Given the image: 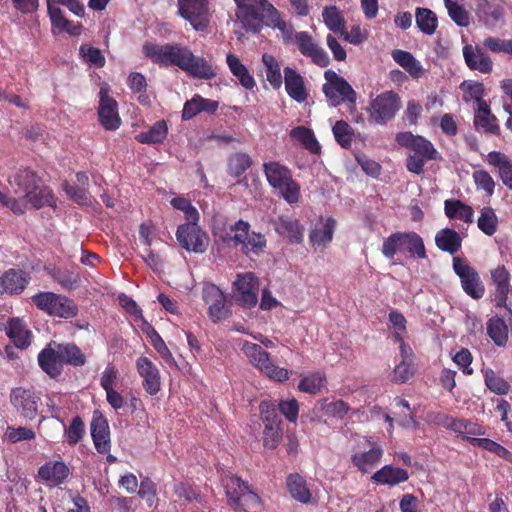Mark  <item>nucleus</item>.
I'll use <instances>...</instances> for the list:
<instances>
[{
  "label": "nucleus",
  "instance_id": "f257e3e1",
  "mask_svg": "<svg viewBox=\"0 0 512 512\" xmlns=\"http://www.w3.org/2000/svg\"><path fill=\"white\" fill-rule=\"evenodd\" d=\"M143 53L154 64L161 67L176 66L192 78L211 80L217 73L214 66L202 56L180 43L158 45L145 43Z\"/></svg>",
  "mask_w": 512,
  "mask_h": 512
},
{
  "label": "nucleus",
  "instance_id": "f03ea898",
  "mask_svg": "<svg viewBox=\"0 0 512 512\" xmlns=\"http://www.w3.org/2000/svg\"><path fill=\"white\" fill-rule=\"evenodd\" d=\"M8 182L14 193L22 196L20 200L26 206L29 204L35 210L57 208V198L52 188L32 168L20 167Z\"/></svg>",
  "mask_w": 512,
  "mask_h": 512
},
{
  "label": "nucleus",
  "instance_id": "7ed1b4c3",
  "mask_svg": "<svg viewBox=\"0 0 512 512\" xmlns=\"http://www.w3.org/2000/svg\"><path fill=\"white\" fill-rule=\"evenodd\" d=\"M381 252L384 257L392 260L397 253H408L419 259L427 258L422 237L414 232L397 231L384 238Z\"/></svg>",
  "mask_w": 512,
  "mask_h": 512
},
{
  "label": "nucleus",
  "instance_id": "20e7f679",
  "mask_svg": "<svg viewBox=\"0 0 512 512\" xmlns=\"http://www.w3.org/2000/svg\"><path fill=\"white\" fill-rule=\"evenodd\" d=\"M228 504L236 512L248 511L261 504L260 496L251 486L237 475H227L222 479Z\"/></svg>",
  "mask_w": 512,
  "mask_h": 512
},
{
  "label": "nucleus",
  "instance_id": "39448f33",
  "mask_svg": "<svg viewBox=\"0 0 512 512\" xmlns=\"http://www.w3.org/2000/svg\"><path fill=\"white\" fill-rule=\"evenodd\" d=\"M401 108V98L395 91L389 90L371 99L366 108L368 121L374 125H386Z\"/></svg>",
  "mask_w": 512,
  "mask_h": 512
},
{
  "label": "nucleus",
  "instance_id": "423d86ee",
  "mask_svg": "<svg viewBox=\"0 0 512 512\" xmlns=\"http://www.w3.org/2000/svg\"><path fill=\"white\" fill-rule=\"evenodd\" d=\"M31 301L39 310L50 316L68 319L75 317L78 313L76 303L61 294L39 292L31 297Z\"/></svg>",
  "mask_w": 512,
  "mask_h": 512
},
{
  "label": "nucleus",
  "instance_id": "0eeeda50",
  "mask_svg": "<svg viewBox=\"0 0 512 512\" xmlns=\"http://www.w3.org/2000/svg\"><path fill=\"white\" fill-rule=\"evenodd\" d=\"M324 78L326 83L322 91L331 107H337L343 102L356 104L357 94L344 77L329 69L324 72Z\"/></svg>",
  "mask_w": 512,
  "mask_h": 512
},
{
  "label": "nucleus",
  "instance_id": "6e6552de",
  "mask_svg": "<svg viewBox=\"0 0 512 512\" xmlns=\"http://www.w3.org/2000/svg\"><path fill=\"white\" fill-rule=\"evenodd\" d=\"M242 350L249 358L250 362L268 378L278 382H283L289 378V371L275 365L270 359L269 353L260 345L245 342Z\"/></svg>",
  "mask_w": 512,
  "mask_h": 512
},
{
  "label": "nucleus",
  "instance_id": "1a4fd4ad",
  "mask_svg": "<svg viewBox=\"0 0 512 512\" xmlns=\"http://www.w3.org/2000/svg\"><path fill=\"white\" fill-rule=\"evenodd\" d=\"M178 15L196 31H205L210 23L208 0H177Z\"/></svg>",
  "mask_w": 512,
  "mask_h": 512
},
{
  "label": "nucleus",
  "instance_id": "9d476101",
  "mask_svg": "<svg viewBox=\"0 0 512 512\" xmlns=\"http://www.w3.org/2000/svg\"><path fill=\"white\" fill-rule=\"evenodd\" d=\"M176 238L183 249L198 254L206 252L210 242L208 234L196 223L179 225Z\"/></svg>",
  "mask_w": 512,
  "mask_h": 512
},
{
  "label": "nucleus",
  "instance_id": "9b49d317",
  "mask_svg": "<svg viewBox=\"0 0 512 512\" xmlns=\"http://www.w3.org/2000/svg\"><path fill=\"white\" fill-rule=\"evenodd\" d=\"M453 270L460 278L462 289L468 296L475 300L484 296L485 287L478 272L465 259L453 258Z\"/></svg>",
  "mask_w": 512,
  "mask_h": 512
},
{
  "label": "nucleus",
  "instance_id": "f8f14e48",
  "mask_svg": "<svg viewBox=\"0 0 512 512\" xmlns=\"http://www.w3.org/2000/svg\"><path fill=\"white\" fill-rule=\"evenodd\" d=\"M230 230L231 232H235L234 236L225 237L223 240H233L236 245L241 244L245 254L249 252L259 254L266 246L264 235L255 232L249 234L250 224L247 221H237L230 227Z\"/></svg>",
  "mask_w": 512,
  "mask_h": 512
},
{
  "label": "nucleus",
  "instance_id": "ddd939ff",
  "mask_svg": "<svg viewBox=\"0 0 512 512\" xmlns=\"http://www.w3.org/2000/svg\"><path fill=\"white\" fill-rule=\"evenodd\" d=\"M10 402L21 417L34 420L38 414L41 398L33 390L16 387L10 393Z\"/></svg>",
  "mask_w": 512,
  "mask_h": 512
},
{
  "label": "nucleus",
  "instance_id": "4468645a",
  "mask_svg": "<svg viewBox=\"0 0 512 512\" xmlns=\"http://www.w3.org/2000/svg\"><path fill=\"white\" fill-rule=\"evenodd\" d=\"M293 40L300 53L310 58L315 65L324 68L330 64V58L326 51L314 41L307 31L296 32Z\"/></svg>",
  "mask_w": 512,
  "mask_h": 512
},
{
  "label": "nucleus",
  "instance_id": "2eb2a0df",
  "mask_svg": "<svg viewBox=\"0 0 512 512\" xmlns=\"http://www.w3.org/2000/svg\"><path fill=\"white\" fill-rule=\"evenodd\" d=\"M99 97L98 118L100 124L106 130H117L121 125L117 101L108 94V89L103 87L100 89Z\"/></svg>",
  "mask_w": 512,
  "mask_h": 512
},
{
  "label": "nucleus",
  "instance_id": "dca6fc26",
  "mask_svg": "<svg viewBox=\"0 0 512 512\" xmlns=\"http://www.w3.org/2000/svg\"><path fill=\"white\" fill-rule=\"evenodd\" d=\"M395 140L398 145L414 151V155L428 160L437 158V150L433 144L421 135H414L410 131H402L396 134Z\"/></svg>",
  "mask_w": 512,
  "mask_h": 512
},
{
  "label": "nucleus",
  "instance_id": "f3484780",
  "mask_svg": "<svg viewBox=\"0 0 512 512\" xmlns=\"http://www.w3.org/2000/svg\"><path fill=\"white\" fill-rule=\"evenodd\" d=\"M238 303L245 308H252L258 302L259 281L253 273L238 275L234 283Z\"/></svg>",
  "mask_w": 512,
  "mask_h": 512
},
{
  "label": "nucleus",
  "instance_id": "a211bd4d",
  "mask_svg": "<svg viewBox=\"0 0 512 512\" xmlns=\"http://www.w3.org/2000/svg\"><path fill=\"white\" fill-rule=\"evenodd\" d=\"M37 361L42 371H44L50 378H58L64 369L60 357L58 342L51 340L47 343V345L39 352Z\"/></svg>",
  "mask_w": 512,
  "mask_h": 512
},
{
  "label": "nucleus",
  "instance_id": "6ab92c4d",
  "mask_svg": "<svg viewBox=\"0 0 512 512\" xmlns=\"http://www.w3.org/2000/svg\"><path fill=\"white\" fill-rule=\"evenodd\" d=\"M136 369L143 378V388L149 395H156L161 389V377L157 366L145 356L136 360Z\"/></svg>",
  "mask_w": 512,
  "mask_h": 512
},
{
  "label": "nucleus",
  "instance_id": "aec40b11",
  "mask_svg": "<svg viewBox=\"0 0 512 512\" xmlns=\"http://www.w3.org/2000/svg\"><path fill=\"white\" fill-rule=\"evenodd\" d=\"M466 66L472 71L489 74L493 70V61L490 56L479 46L466 44L462 49Z\"/></svg>",
  "mask_w": 512,
  "mask_h": 512
},
{
  "label": "nucleus",
  "instance_id": "412c9836",
  "mask_svg": "<svg viewBox=\"0 0 512 512\" xmlns=\"http://www.w3.org/2000/svg\"><path fill=\"white\" fill-rule=\"evenodd\" d=\"M90 430L97 452L100 454L108 453L111 449L110 430L108 421L101 412L95 411L93 413Z\"/></svg>",
  "mask_w": 512,
  "mask_h": 512
},
{
  "label": "nucleus",
  "instance_id": "4be33fe9",
  "mask_svg": "<svg viewBox=\"0 0 512 512\" xmlns=\"http://www.w3.org/2000/svg\"><path fill=\"white\" fill-rule=\"evenodd\" d=\"M30 277L21 269L10 268L0 275V296L3 294H21L29 283Z\"/></svg>",
  "mask_w": 512,
  "mask_h": 512
},
{
  "label": "nucleus",
  "instance_id": "5701e85b",
  "mask_svg": "<svg viewBox=\"0 0 512 512\" xmlns=\"http://www.w3.org/2000/svg\"><path fill=\"white\" fill-rule=\"evenodd\" d=\"M491 280L495 286V306L506 307L508 294L511 290V275L504 265H499L490 271Z\"/></svg>",
  "mask_w": 512,
  "mask_h": 512
},
{
  "label": "nucleus",
  "instance_id": "b1692460",
  "mask_svg": "<svg viewBox=\"0 0 512 512\" xmlns=\"http://www.w3.org/2000/svg\"><path fill=\"white\" fill-rule=\"evenodd\" d=\"M473 125L477 132L499 136L501 133L497 117L492 114L487 102H482L474 113Z\"/></svg>",
  "mask_w": 512,
  "mask_h": 512
},
{
  "label": "nucleus",
  "instance_id": "393cba45",
  "mask_svg": "<svg viewBox=\"0 0 512 512\" xmlns=\"http://www.w3.org/2000/svg\"><path fill=\"white\" fill-rule=\"evenodd\" d=\"M284 84L286 93L294 101L298 103L307 101L309 94L304 77L289 66L284 68Z\"/></svg>",
  "mask_w": 512,
  "mask_h": 512
},
{
  "label": "nucleus",
  "instance_id": "a878e982",
  "mask_svg": "<svg viewBox=\"0 0 512 512\" xmlns=\"http://www.w3.org/2000/svg\"><path fill=\"white\" fill-rule=\"evenodd\" d=\"M70 474L69 467L63 461H48L38 469V476L52 486L63 484Z\"/></svg>",
  "mask_w": 512,
  "mask_h": 512
},
{
  "label": "nucleus",
  "instance_id": "bb28decb",
  "mask_svg": "<svg viewBox=\"0 0 512 512\" xmlns=\"http://www.w3.org/2000/svg\"><path fill=\"white\" fill-rule=\"evenodd\" d=\"M275 231L288 238L291 243L299 244L303 241L304 227L300 222L289 216H280L274 222Z\"/></svg>",
  "mask_w": 512,
  "mask_h": 512
},
{
  "label": "nucleus",
  "instance_id": "cd10ccee",
  "mask_svg": "<svg viewBox=\"0 0 512 512\" xmlns=\"http://www.w3.org/2000/svg\"><path fill=\"white\" fill-rule=\"evenodd\" d=\"M6 334L19 349H26L31 344L32 333L20 318H11L7 322Z\"/></svg>",
  "mask_w": 512,
  "mask_h": 512
},
{
  "label": "nucleus",
  "instance_id": "c85d7f7f",
  "mask_svg": "<svg viewBox=\"0 0 512 512\" xmlns=\"http://www.w3.org/2000/svg\"><path fill=\"white\" fill-rule=\"evenodd\" d=\"M408 479L409 473L407 470L393 465H385L371 476L374 483L388 486H395L406 482Z\"/></svg>",
  "mask_w": 512,
  "mask_h": 512
},
{
  "label": "nucleus",
  "instance_id": "c756f323",
  "mask_svg": "<svg viewBox=\"0 0 512 512\" xmlns=\"http://www.w3.org/2000/svg\"><path fill=\"white\" fill-rule=\"evenodd\" d=\"M487 163L498 168V175L502 183L512 190V161L509 157L503 152L491 151L487 155Z\"/></svg>",
  "mask_w": 512,
  "mask_h": 512
},
{
  "label": "nucleus",
  "instance_id": "7c9ffc66",
  "mask_svg": "<svg viewBox=\"0 0 512 512\" xmlns=\"http://www.w3.org/2000/svg\"><path fill=\"white\" fill-rule=\"evenodd\" d=\"M259 0L257 6L249 4L237 9L236 15L246 31L258 33L263 27V16L259 13Z\"/></svg>",
  "mask_w": 512,
  "mask_h": 512
},
{
  "label": "nucleus",
  "instance_id": "2f4dec72",
  "mask_svg": "<svg viewBox=\"0 0 512 512\" xmlns=\"http://www.w3.org/2000/svg\"><path fill=\"white\" fill-rule=\"evenodd\" d=\"M382 456L383 449L380 446H372L368 451L353 454L351 461L361 473L365 474L381 461Z\"/></svg>",
  "mask_w": 512,
  "mask_h": 512
},
{
  "label": "nucleus",
  "instance_id": "473e14b6",
  "mask_svg": "<svg viewBox=\"0 0 512 512\" xmlns=\"http://www.w3.org/2000/svg\"><path fill=\"white\" fill-rule=\"evenodd\" d=\"M226 63L230 72L238 79L243 88L252 90L255 87L256 82L254 77L250 74L237 55L232 53L227 54Z\"/></svg>",
  "mask_w": 512,
  "mask_h": 512
},
{
  "label": "nucleus",
  "instance_id": "72a5a7b5",
  "mask_svg": "<svg viewBox=\"0 0 512 512\" xmlns=\"http://www.w3.org/2000/svg\"><path fill=\"white\" fill-rule=\"evenodd\" d=\"M435 244L441 251L453 255L460 250L462 238L455 230L451 228H444L436 233Z\"/></svg>",
  "mask_w": 512,
  "mask_h": 512
},
{
  "label": "nucleus",
  "instance_id": "f704fd0d",
  "mask_svg": "<svg viewBox=\"0 0 512 512\" xmlns=\"http://www.w3.org/2000/svg\"><path fill=\"white\" fill-rule=\"evenodd\" d=\"M391 56L412 78L417 79L422 76L424 69L412 53L401 49H394Z\"/></svg>",
  "mask_w": 512,
  "mask_h": 512
},
{
  "label": "nucleus",
  "instance_id": "c9c22d12",
  "mask_svg": "<svg viewBox=\"0 0 512 512\" xmlns=\"http://www.w3.org/2000/svg\"><path fill=\"white\" fill-rule=\"evenodd\" d=\"M58 348L63 366L82 367L86 364L87 359L85 354L75 343H58Z\"/></svg>",
  "mask_w": 512,
  "mask_h": 512
},
{
  "label": "nucleus",
  "instance_id": "e433bc0d",
  "mask_svg": "<svg viewBox=\"0 0 512 512\" xmlns=\"http://www.w3.org/2000/svg\"><path fill=\"white\" fill-rule=\"evenodd\" d=\"M488 336L498 347H505L508 343V326L503 318L499 316L491 317L486 324Z\"/></svg>",
  "mask_w": 512,
  "mask_h": 512
},
{
  "label": "nucleus",
  "instance_id": "4c0bfd02",
  "mask_svg": "<svg viewBox=\"0 0 512 512\" xmlns=\"http://www.w3.org/2000/svg\"><path fill=\"white\" fill-rule=\"evenodd\" d=\"M287 488L295 500L307 504L311 500V493L307 487L306 480L298 473L289 474L286 480Z\"/></svg>",
  "mask_w": 512,
  "mask_h": 512
},
{
  "label": "nucleus",
  "instance_id": "58836bf2",
  "mask_svg": "<svg viewBox=\"0 0 512 512\" xmlns=\"http://www.w3.org/2000/svg\"><path fill=\"white\" fill-rule=\"evenodd\" d=\"M263 172L272 188L278 185V183L285 182L293 177L291 170L287 166L276 161L265 162L263 164Z\"/></svg>",
  "mask_w": 512,
  "mask_h": 512
},
{
  "label": "nucleus",
  "instance_id": "ea45409f",
  "mask_svg": "<svg viewBox=\"0 0 512 512\" xmlns=\"http://www.w3.org/2000/svg\"><path fill=\"white\" fill-rule=\"evenodd\" d=\"M290 137L299 141L311 154L321 153V146L310 128L297 126L290 131Z\"/></svg>",
  "mask_w": 512,
  "mask_h": 512
},
{
  "label": "nucleus",
  "instance_id": "a19ab883",
  "mask_svg": "<svg viewBox=\"0 0 512 512\" xmlns=\"http://www.w3.org/2000/svg\"><path fill=\"white\" fill-rule=\"evenodd\" d=\"M452 431L462 436L469 443L471 438H477L476 436H483L486 431L483 426L477 422H473L469 419L455 418L454 424L452 425Z\"/></svg>",
  "mask_w": 512,
  "mask_h": 512
},
{
  "label": "nucleus",
  "instance_id": "79ce46f5",
  "mask_svg": "<svg viewBox=\"0 0 512 512\" xmlns=\"http://www.w3.org/2000/svg\"><path fill=\"white\" fill-rule=\"evenodd\" d=\"M168 134V127L164 120L155 122L148 131L136 135L135 139L142 144L162 143Z\"/></svg>",
  "mask_w": 512,
  "mask_h": 512
},
{
  "label": "nucleus",
  "instance_id": "37998d69",
  "mask_svg": "<svg viewBox=\"0 0 512 512\" xmlns=\"http://www.w3.org/2000/svg\"><path fill=\"white\" fill-rule=\"evenodd\" d=\"M459 89L463 92L462 99L466 103L475 101L477 103V107H480L482 102H486L483 99L485 95V87L481 82L464 80L459 85Z\"/></svg>",
  "mask_w": 512,
  "mask_h": 512
},
{
  "label": "nucleus",
  "instance_id": "c03bdc74",
  "mask_svg": "<svg viewBox=\"0 0 512 512\" xmlns=\"http://www.w3.org/2000/svg\"><path fill=\"white\" fill-rule=\"evenodd\" d=\"M336 221L328 218L321 227H316L309 234V240L313 246H325L333 238Z\"/></svg>",
  "mask_w": 512,
  "mask_h": 512
},
{
  "label": "nucleus",
  "instance_id": "a18cd8bd",
  "mask_svg": "<svg viewBox=\"0 0 512 512\" xmlns=\"http://www.w3.org/2000/svg\"><path fill=\"white\" fill-rule=\"evenodd\" d=\"M417 27L427 35H432L438 27L436 14L428 8H416L415 11Z\"/></svg>",
  "mask_w": 512,
  "mask_h": 512
},
{
  "label": "nucleus",
  "instance_id": "49530a36",
  "mask_svg": "<svg viewBox=\"0 0 512 512\" xmlns=\"http://www.w3.org/2000/svg\"><path fill=\"white\" fill-rule=\"evenodd\" d=\"M262 62L266 68L267 81L274 89H279L283 83L279 62L273 55L268 53L262 55Z\"/></svg>",
  "mask_w": 512,
  "mask_h": 512
},
{
  "label": "nucleus",
  "instance_id": "de8ad7c7",
  "mask_svg": "<svg viewBox=\"0 0 512 512\" xmlns=\"http://www.w3.org/2000/svg\"><path fill=\"white\" fill-rule=\"evenodd\" d=\"M325 25L333 32H343L345 29V19L341 11L336 6H327L322 12Z\"/></svg>",
  "mask_w": 512,
  "mask_h": 512
},
{
  "label": "nucleus",
  "instance_id": "09e8293b",
  "mask_svg": "<svg viewBox=\"0 0 512 512\" xmlns=\"http://www.w3.org/2000/svg\"><path fill=\"white\" fill-rule=\"evenodd\" d=\"M259 8L267 18V25L285 32L286 22L281 18L279 11L268 1L259 0Z\"/></svg>",
  "mask_w": 512,
  "mask_h": 512
},
{
  "label": "nucleus",
  "instance_id": "8fccbe9b",
  "mask_svg": "<svg viewBox=\"0 0 512 512\" xmlns=\"http://www.w3.org/2000/svg\"><path fill=\"white\" fill-rule=\"evenodd\" d=\"M326 382V377L321 372H314L301 378L298 389L308 394H317L320 392Z\"/></svg>",
  "mask_w": 512,
  "mask_h": 512
},
{
  "label": "nucleus",
  "instance_id": "3c124183",
  "mask_svg": "<svg viewBox=\"0 0 512 512\" xmlns=\"http://www.w3.org/2000/svg\"><path fill=\"white\" fill-rule=\"evenodd\" d=\"M336 142L345 149L352 145L354 129L344 120H338L332 128Z\"/></svg>",
  "mask_w": 512,
  "mask_h": 512
},
{
  "label": "nucleus",
  "instance_id": "603ef678",
  "mask_svg": "<svg viewBox=\"0 0 512 512\" xmlns=\"http://www.w3.org/2000/svg\"><path fill=\"white\" fill-rule=\"evenodd\" d=\"M478 228L486 235L492 236L498 227V217L491 207H484L481 210L477 221Z\"/></svg>",
  "mask_w": 512,
  "mask_h": 512
},
{
  "label": "nucleus",
  "instance_id": "864d4df0",
  "mask_svg": "<svg viewBox=\"0 0 512 512\" xmlns=\"http://www.w3.org/2000/svg\"><path fill=\"white\" fill-rule=\"evenodd\" d=\"M273 189L277 190L280 196L289 204H296L300 199V185L293 179L278 183Z\"/></svg>",
  "mask_w": 512,
  "mask_h": 512
},
{
  "label": "nucleus",
  "instance_id": "5fc2aeb1",
  "mask_svg": "<svg viewBox=\"0 0 512 512\" xmlns=\"http://www.w3.org/2000/svg\"><path fill=\"white\" fill-rule=\"evenodd\" d=\"M252 159L245 153H234L228 160V173L231 176L239 177L250 168Z\"/></svg>",
  "mask_w": 512,
  "mask_h": 512
},
{
  "label": "nucleus",
  "instance_id": "6e6d98bb",
  "mask_svg": "<svg viewBox=\"0 0 512 512\" xmlns=\"http://www.w3.org/2000/svg\"><path fill=\"white\" fill-rule=\"evenodd\" d=\"M484 380L487 388L497 395H506L510 390V384L504 378L497 376L492 369L485 371Z\"/></svg>",
  "mask_w": 512,
  "mask_h": 512
},
{
  "label": "nucleus",
  "instance_id": "4d7b16f0",
  "mask_svg": "<svg viewBox=\"0 0 512 512\" xmlns=\"http://www.w3.org/2000/svg\"><path fill=\"white\" fill-rule=\"evenodd\" d=\"M79 54L83 60L91 66L102 68L106 60L101 50L89 44H82L79 48Z\"/></svg>",
  "mask_w": 512,
  "mask_h": 512
},
{
  "label": "nucleus",
  "instance_id": "13d9d810",
  "mask_svg": "<svg viewBox=\"0 0 512 512\" xmlns=\"http://www.w3.org/2000/svg\"><path fill=\"white\" fill-rule=\"evenodd\" d=\"M85 435V425L79 415L73 417L68 428L65 429L66 441L70 446L79 443Z\"/></svg>",
  "mask_w": 512,
  "mask_h": 512
},
{
  "label": "nucleus",
  "instance_id": "bf43d9fd",
  "mask_svg": "<svg viewBox=\"0 0 512 512\" xmlns=\"http://www.w3.org/2000/svg\"><path fill=\"white\" fill-rule=\"evenodd\" d=\"M283 438L281 424H267L263 430V445L268 449H276Z\"/></svg>",
  "mask_w": 512,
  "mask_h": 512
},
{
  "label": "nucleus",
  "instance_id": "052dcab7",
  "mask_svg": "<svg viewBox=\"0 0 512 512\" xmlns=\"http://www.w3.org/2000/svg\"><path fill=\"white\" fill-rule=\"evenodd\" d=\"M472 178L478 189L485 191L488 197L493 195L495 181L488 171L484 169L475 170L472 174Z\"/></svg>",
  "mask_w": 512,
  "mask_h": 512
},
{
  "label": "nucleus",
  "instance_id": "680f3d73",
  "mask_svg": "<svg viewBox=\"0 0 512 512\" xmlns=\"http://www.w3.org/2000/svg\"><path fill=\"white\" fill-rule=\"evenodd\" d=\"M53 279L67 290H74L80 285L78 274L69 270L58 269L53 273Z\"/></svg>",
  "mask_w": 512,
  "mask_h": 512
},
{
  "label": "nucleus",
  "instance_id": "e2e57ef3",
  "mask_svg": "<svg viewBox=\"0 0 512 512\" xmlns=\"http://www.w3.org/2000/svg\"><path fill=\"white\" fill-rule=\"evenodd\" d=\"M445 6L448 10L450 18L459 26L466 27L469 25V14L463 6L452 0H445Z\"/></svg>",
  "mask_w": 512,
  "mask_h": 512
},
{
  "label": "nucleus",
  "instance_id": "0e129e2a",
  "mask_svg": "<svg viewBox=\"0 0 512 512\" xmlns=\"http://www.w3.org/2000/svg\"><path fill=\"white\" fill-rule=\"evenodd\" d=\"M259 412L264 425L281 424L276 405L271 400H262L259 404Z\"/></svg>",
  "mask_w": 512,
  "mask_h": 512
},
{
  "label": "nucleus",
  "instance_id": "69168bd1",
  "mask_svg": "<svg viewBox=\"0 0 512 512\" xmlns=\"http://www.w3.org/2000/svg\"><path fill=\"white\" fill-rule=\"evenodd\" d=\"M415 374L413 362L401 361L394 369L391 375V381L395 383H405Z\"/></svg>",
  "mask_w": 512,
  "mask_h": 512
},
{
  "label": "nucleus",
  "instance_id": "338daca9",
  "mask_svg": "<svg viewBox=\"0 0 512 512\" xmlns=\"http://www.w3.org/2000/svg\"><path fill=\"white\" fill-rule=\"evenodd\" d=\"M138 495L147 502L148 507H152L156 500V484L148 477L141 480L139 484Z\"/></svg>",
  "mask_w": 512,
  "mask_h": 512
},
{
  "label": "nucleus",
  "instance_id": "774afa93",
  "mask_svg": "<svg viewBox=\"0 0 512 512\" xmlns=\"http://www.w3.org/2000/svg\"><path fill=\"white\" fill-rule=\"evenodd\" d=\"M453 362L462 370L465 375H472L473 369L471 363L473 361L472 353L467 348H461L452 358Z\"/></svg>",
  "mask_w": 512,
  "mask_h": 512
}]
</instances>
